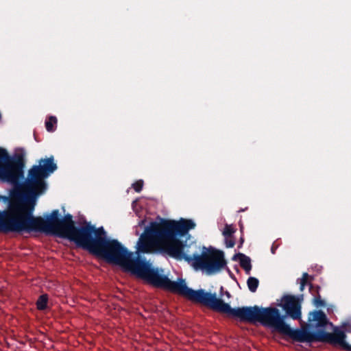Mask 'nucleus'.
Here are the masks:
<instances>
[{"mask_svg":"<svg viewBox=\"0 0 351 351\" xmlns=\"http://www.w3.org/2000/svg\"><path fill=\"white\" fill-rule=\"evenodd\" d=\"M308 322H316L317 328H324L329 322L326 315L321 310L310 312Z\"/></svg>","mask_w":351,"mask_h":351,"instance_id":"obj_8","label":"nucleus"},{"mask_svg":"<svg viewBox=\"0 0 351 351\" xmlns=\"http://www.w3.org/2000/svg\"><path fill=\"white\" fill-rule=\"evenodd\" d=\"M143 186V181L142 180H138L132 184L133 189L137 193H139L142 191Z\"/></svg>","mask_w":351,"mask_h":351,"instance_id":"obj_16","label":"nucleus"},{"mask_svg":"<svg viewBox=\"0 0 351 351\" xmlns=\"http://www.w3.org/2000/svg\"><path fill=\"white\" fill-rule=\"evenodd\" d=\"M312 279V276H310L307 273H303L302 278L300 280V290L302 291L304 289L305 286L308 284V279Z\"/></svg>","mask_w":351,"mask_h":351,"instance_id":"obj_15","label":"nucleus"},{"mask_svg":"<svg viewBox=\"0 0 351 351\" xmlns=\"http://www.w3.org/2000/svg\"><path fill=\"white\" fill-rule=\"evenodd\" d=\"M225 243L227 247H233L235 245V241L233 239L229 237H225Z\"/></svg>","mask_w":351,"mask_h":351,"instance_id":"obj_17","label":"nucleus"},{"mask_svg":"<svg viewBox=\"0 0 351 351\" xmlns=\"http://www.w3.org/2000/svg\"><path fill=\"white\" fill-rule=\"evenodd\" d=\"M239 260L241 267L245 271L246 274H249L252 269L251 259L249 256L242 253H238L233 256L232 260Z\"/></svg>","mask_w":351,"mask_h":351,"instance_id":"obj_9","label":"nucleus"},{"mask_svg":"<svg viewBox=\"0 0 351 351\" xmlns=\"http://www.w3.org/2000/svg\"><path fill=\"white\" fill-rule=\"evenodd\" d=\"M226 295H227L228 297H230V293H229L228 291H226Z\"/></svg>","mask_w":351,"mask_h":351,"instance_id":"obj_21","label":"nucleus"},{"mask_svg":"<svg viewBox=\"0 0 351 351\" xmlns=\"http://www.w3.org/2000/svg\"><path fill=\"white\" fill-rule=\"evenodd\" d=\"M308 285L309 291L312 293V294H314V289H315V291L317 293V295L313 299V304L317 307L326 306L325 301L322 299L321 295L319 293V289H320L319 287L316 286L315 287L312 283H309Z\"/></svg>","mask_w":351,"mask_h":351,"instance_id":"obj_10","label":"nucleus"},{"mask_svg":"<svg viewBox=\"0 0 351 351\" xmlns=\"http://www.w3.org/2000/svg\"><path fill=\"white\" fill-rule=\"evenodd\" d=\"M243 242H244V239H243V237H241L240 238V243H239V247H240L243 245Z\"/></svg>","mask_w":351,"mask_h":351,"instance_id":"obj_19","label":"nucleus"},{"mask_svg":"<svg viewBox=\"0 0 351 351\" xmlns=\"http://www.w3.org/2000/svg\"><path fill=\"white\" fill-rule=\"evenodd\" d=\"M6 156L0 159V178L13 185H18L20 180L24 178L23 157L21 155H16L10 158L8 153Z\"/></svg>","mask_w":351,"mask_h":351,"instance_id":"obj_6","label":"nucleus"},{"mask_svg":"<svg viewBox=\"0 0 351 351\" xmlns=\"http://www.w3.org/2000/svg\"><path fill=\"white\" fill-rule=\"evenodd\" d=\"M283 304L282 308L285 310L286 315L293 320H299L301 319V304L294 295H285L282 300Z\"/></svg>","mask_w":351,"mask_h":351,"instance_id":"obj_7","label":"nucleus"},{"mask_svg":"<svg viewBox=\"0 0 351 351\" xmlns=\"http://www.w3.org/2000/svg\"><path fill=\"white\" fill-rule=\"evenodd\" d=\"M182 258L188 262L192 261V265L195 269H201L208 275L219 273L227 265L224 252L212 246H204L201 254L189 256L184 253Z\"/></svg>","mask_w":351,"mask_h":351,"instance_id":"obj_4","label":"nucleus"},{"mask_svg":"<svg viewBox=\"0 0 351 351\" xmlns=\"http://www.w3.org/2000/svg\"><path fill=\"white\" fill-rule=\"evenodd\" d=\"M271 252H272L273 254H274V253H275V248L274 247V246H272V247H271Z\"/></svg>","mask_w":351,"mask_h":351,"instance_id":"obj_20","label":"nucleus"},{"mask_svg":"<svg viewBox=\"0 0 351 351\" xmlns=\"http://www.w3.org/2000/svg\"><path fill=\"white\" fill-rule=\"evenodd\" d=\"M48 295L47 294H43L40 295L36 301V308L39 311H44L47 308Z\"/></svg>","mask_w":351,"mask_h":351,"instance_id":"obj_11","label":"nucleus"},{"mask_svg":"<svg viewBox=\"0 0 351 351\" xmlns=\"http://www.w3.org/2000/svg\"><path fill=\"white\" fill-rule=\"evenodd\" d=\"M236 230L230 225L226 224L223 231V235L225 237H232Z\"/></svg>","mask_w":351,"mask_h":351,"instance_id":"obj_14","label":"nucleus"},{"mask_svg":"<svg viewBox=\"0 0 351 351\" xmlns=\"http://www.w3.org/2000/svg\"><path fill=\"white\" fill-rule=\"evenodd\" d=\"M24 195V190L18 191L13 199L0 196V232H15Z\"/></svg>","mask_w":351,"mask_h":351,"instance_id":"obj_5","label":"nucleus"},{"mask_svg":"<svg viewBox=\"0 0 351 351\" xmlns=\"http://www.w3.org/2000/svg\"><path fill=\"white\" fill-rule=\"evenodd\" d=\"M6 156H7L6 150L3 148H0V159L6 158L7 157Z\"/></svg>","mask_w":351,"mask_h":351,"instance_id":"obj_18","label":"nucleus"},{"mask_svg":"<svg viewBox=\"0 0 351 351\" xmlns=\"http://www.w3.org/2000/svg\"><path fill=\"white\" fill-rule=\"evenodd\" d=\"M56 169L53 156L40 159L38 165L29 169L27 178L22 184L24 195L15 232H40L58 235L74 242L78 247L108 263L121 265L125 270L141 278L156 280L158 276L150 265L140 256L133 257L118 240L108 238L102 226L96 228L87 223L77 227L71 214L60 218L58 210H53L46 216V219L34 215L37 197L47 189L45 179Z\"/></svg>","mask_w":351,"mask_h":351,"instance_id":"obj_1","label":"nucleus"},{"mask_svg":"<svg viewBox=\"0 0 351 351\" xmlns=\"http://www.w3.org/2000/svg\"><path fill=\"white\" fill-rule=\"evenodd\" d=\"M195 223L191 219H181L179 221L162 219L160 222L154 221L145 228L137 242V251L143 254H159L169 255L172 258L182 259L186 241L182 237L188 234L193 229ZM134 254L132 252H130ZM140 256L150 265L156 271L158 278L156 280L141 278L130 271H123L146 280L155 287L162 288L172 293L186 298L190 301L201 304L211 310L225 313L228 316L239 319L241 322L248 323L259 322L263 326L273 328L277 332L282 316L280 311L275 307H259L258 306L232 308L222 299L217 298L215 293L206 292L200 289L193 290L187 287L183 278L178 281H171L167 276L160 274L158 268L152 266L146 258L139 254L133 257Z\"/></svg>","mask_w":351,"mask_h":351,"instance_id":"obj_2","label":"nucleus"},{"mask_svg":"<svg viewBox=\"0 0 351 351\" xmlns=\"http://www.w3.org/2000/svg\"><path fill=\"white\" fill-rule=\"evenodd\" d=\"M333 331V333H330L319 329L316 332H313L308 330L307 326L301 328H291V339L300 343L323 342L338 344L343 350L351 351V346L346 341V333L337 327H335Z\"/></svg>","mask_w":351,"mask_h":351,"instance_id":"obj_3","label":"nucleus"},{"mask_svg":"<svg viewBox=\"0 0 351 351\" xmlns=\"http://www.w3.org/2000/svg\"><path fill=\"white\" fill-rule=\"evenodd\" d=\"M57 118L54 116H50L46 121H45V128L46 130L49 132H54L56 129V125H57Z\"/></svg>","mask_w":351,"mask_h":351,"instance_id":"obj_12","label":"nucleus"},{"mask_svg":"<svg viewBox=\"0 0 351 351\" xmlns=\"http://www.w3.org/2000/svg\"><path fill=\"white\" fill-rule=\"evenodd\" d=\"M247 285L249 290L251 292L254 293L257 290V288L259 285V281L255 277H250L247 280Z\"/></svg>","mask_w":351,"mask_h":351,"instance_id":"obj_13","label":"nucleus"}]
</instances>
